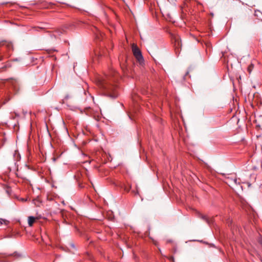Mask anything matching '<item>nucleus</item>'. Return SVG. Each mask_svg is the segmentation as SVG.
Returning <instances> with one entry per match:
<instances>
[{"label": "nucleus", "mask_w": 262, "mask_h": 262, "mask_svg": "<svg viewBox=\"0 0 262 262\" xmlns=\"http://www.w3.org/2000/svg\"><path fill=\"white\" fill-rule=\"evenodd\" d=\"M98 84L100 86L107 91V95L110 97L115 98L117 97L118 94L114 92L115 87L108 83V82L105 80H99Z\"/></svg>", "instance_id": "f257e3e1"}, {"label": "nucleus", "mask_w": 262, "mask_h": 262, "mask_svg": "<svg viewBox=\"0 0 262 262\" xmlns=\"http://www.w3.org/2000/svg\"><path fill=\"white\" fill-rule=\"evenodd\" d=\"M225 182L235 190L239 191L243 189V187L241 185L240 180L237 179L234 176L231 175L227 177L225 180Z\"/></svg>", "instance_id": "f03ea898"}, {"label": "nucleus", "mask_w": 262, "mask_h": 262, "mask_svg": "<svg viewBox=\"0 0 262 262\" xmlns=\"http://www.w3.org/2000/svg\"><path fill=\"white\" fill-rule=\"evenodd\" d=\"M132 50L137 60L140 64H142L144 62V59L140 49L136 46L133 45Z\"/></svg>", "instance_id": "7ed1b4c3"}, {"label": "nucleus", "mask_w": 262, "mask_h": 262, "mask_svg": "<svg viewBox=\"0 0 262 262\" xmlns=\"http://www.w3.org/2000/svg\"><path fill=\"white\" fill-rule=\"evenodd\" d=\"M9 83L16 93L18 91L19 84L16 79L13 78L10 79L9 80Z\"/></svg>", "instance_id": "20e7f679"}, {"label": "nucleus", "mask_w": 262, "mask_h": 262, "mask_svg": "<svg viewBox=\"0 0 262 262\" xmlns=\"http://www.w3.org/2000/svg\"><path fill=\"white\" fill-rule=\"evenodd\" d=\"M35 218L33 216H29L28 217V225L30 227H31L34 223Z\"/></svg>", "instance_id": "39448f33"}, {"label": "nucleus", "mask_w": 262, "mask_h": 262, "mask_svg": "<svg viewBox=\"0 0 262 262\" xmlns=\"http://www.w3.org/2000/svg\"><path fill=\"white\" fill-rule=\"evenodd\" d=\"M254 68V65L253 64H250L248 67L247 68V71H248L249 73L250 74L251 72L252 71Z\"/></svg>", "instance_id": "423d86ee"}, {"label": "nucleus", "mask_w": 262, "mask_h": 262, "mask_svg": "<svg viewBox=\"0 0 262 262\" xmlns=\"http://www.w3.org/2000/svg\"><path fill=\"white\" fill-rule=\"evenodd\" d=\"M8 223V221L3 219H0V225L5 224L7 225Z\"/></svg>", "instance_id": "0eeeda50"}, {"label": "nucleus", "mask_w": 262, "mask_h": 262, "mask_svg": "<svg viewBox=\"0 0 262 262\" xmlns=\"http://www.w3.org/2000/svg\"><path fill=\"white\" fill-rule=\"evenodd\" d=\"M201 217H202V219L205 220L206 222L209 223V220H208V218L206 216L202 215Z\"/></svg>", "instance_id": "6e6552de"}, {"label": "nucleus", "mask_w": 262, "mask_h": 262, "mask_svg": "<svg viewBox=\"0 0 262 262\" xmlns=\"http://www.w3.org/2000/svg\"><path fill=\"white\" fill-rule=\"evenodd\" d=\"M2 59H3V57L2 56H0V61H1Z\"/></svg>", "instance_id": "1a4fd4ad"}, {"label": "nucleus", "mask_w": 262, "mask_h": 262, "mask_svg": "<svg viewBox=\"0 0 262 262\" xmlns=\"http://www.w3.org/2000/svg\"><path fill=\"white\" fill-rule=\"evenodd\" d=\"M71 246L74 247V245L73 244H71Z\"/></svg>", "instance_id": "9d476101"}, {"label": "nucleus", "mask_w": 262, "mask_h": 262, "mask_svg": "<svg viewBox=\"0 0 262 262\" xmlns=\"http://www.w3.org/2000/svg\"><path fill=\"white\" fill-rule=\"evenodd\" d=\"M68 98V96L66 97V99H67V98Z\"/></svg>", "instance_id": "9b49d317"}]
</instances>
